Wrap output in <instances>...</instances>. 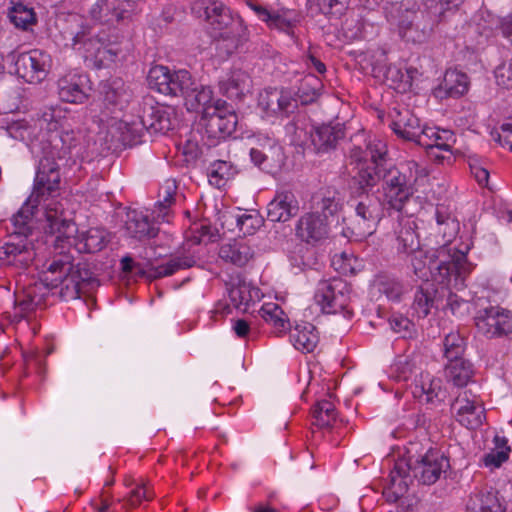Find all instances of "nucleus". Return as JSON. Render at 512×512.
<instances>
[{
	"label": "nucleus",
	"instance_id": "052dcab7",
	"mask_svg": "<svg viewBox=\"0 0 512 512\" xmlns=\"http://www.w3.org/2000/svg\"><path fill=\"white\" fill-rule=\"evenodd\" d=\"M493 73L498 87L512 90V57L503 59L495 67Z\"/></svg>",
	"mask_w": 512,
	"mask_h": 512
},
{
	"label": "nucleus",
	"instance_id": "f8f14e48",
	"mask_svg": "<svg viewBox=\"0 0 512 512\" xmlns=\"http://www.w3.org/2000/svg\"><path fill=\"white\" fill-rule=\"evenodd\" d=\"M16 74L28 83L43 81L51 68L52 59L44 50L32 49L13 57Z\"/></svg>",
	"mask_w": 512,
	"mask_h": 512
},
{
	"label": "nucleus",
	"instance_id": "0eeeda50",
	"mask_svg": "<svg viewBox=\"0 0 512 512\" xmlns=\"http://www.w3.org/2000/svg\"><path fill=\"white\" fill-rule=\"evenodd\" d=\"M171 129L172 121L168 109L151 97L143 99L136 119L122 121L120 125L123 141L131 146L141 143L145 132L165 134Z\"/></svg>",
	"mask_w": 512,
	"mask_h": 512
},
{
	"label": "nucleus",
	"instance_id": "2f4dec72",
	"mask_svg": "<svg viewBox=\"0 0 512 512\" xmlns=\"http://www.w3.org/2000/svg\"><path fill=\"white\" fill-rule=\"evenodd\" d=\"M416 223L407 220L400 223L399 230L396 231L397 251L407 255H422V248L419 234L416 231Z\"/></svg>",
	"mask_w": 512,
	"mask_h": 512
},
{
	"label": "nucleus",
	"instance_id": "338daca9",
	"mask_svg": "<svg viewBox=\"0 0 512 512\" xmlns=\"http://www.w3.org/2000/svg\"><path fill=\"white\" fill-rule=\"evenodd\" d=\"M392 330L401 334L403 338L412 337L415 331L414 323L402 314H393L389 319Z\"/></svg>",
	"mask_w": 512,
	"mask_h": 512
},
{
	"label": "nucleus",
	"instance_id": "c85d7f7f",
	"mask_svg": "<svg viewBox=\"0 0 512 512\" xmlns=\"http://www.w3.org/2000/svg\"><path fill=\"white\" fill-rule=\"evenodd\" d=\"M455 143L456 138L453 131L432 127H423V132L417 142L419 146L426 150L439 149L448 154H452Z\"/></svg>",
	"mask_w": 512,
	"mask_h": 512
},
{
	"label": "nucleus",
	"instance_id": "5701e85b",
	"mask_svg": "<svg viewBox=\"0 0 512 512\" xmlns=\"http://www.w3.org/2000/svg\"><path fill=\"white\" fill-rule=\"evenodd\" d=\"M298 211L299 203L294 193L290 190H279L267 205V219L271 222H287Z\"/></svg>",
	"mask_w": 512,
	"mask_h": 512
},
{
	"label": "nucleus",
	"instance_id": "bb28decb",
	"mask_svg": "<svg viewBox=\"0 0 512 512\" xmlns=\"http://www.w3.org/2000/svg\"><path fill=\"white\" fill-rule=\"evenodd\" d=\"M205 16L209 25L216 31L234 30L243 31V21L240 17H233L228 8L222 3L213 1L205 8Z\"/></svg>",
	"mask_w": 512,
	"mask_h": 512
},
{
	"label": "nucleus",
	"instance_id": "3c124183",
	"mask_svg": "<svg viewBox=\"0 0 512 512\" xmlns=\"http://www.w3.org/2000/svg\"><path fill=\"white\" fill-rule=\"evenodd\" d=\"M313 425L320 428L332 426L336 419V409L334 404L329 400L318 401L312 409Z\"/></svg>",
	"mask_w": 512,
	"mask_h": 512
},
{
	"label": "nucleus",
	"instance_id": "a19ab883",
	"mask_svg": "<svg viewBox=\"0 0 512 512\" xmlns=\"http://www.w3.org/2000/svg\"><path fill=\"white\" fill-rule=\"evenodd\" d=\"M249 74L241 69L231 71L228 78L220 82V90L229 99H241L251 88Z\"/></svg>",
	"mask_w": 512,
	"mask_h": 512
},
{
	"label": "nucleus",
	"instance_id": "a211bd4d",
	"mask_svg": "<svg viewBox=\"0 0 512 512\" xmlns=\"http://www.w3.org/2000/svg\"><path fill=\"white\" fill-rule=\"evenodd\" d=\"M352 206L356 216L359 217V225L363 227V233L371 234L373 228L382 217V206L377 195L374 193H356Z\"/></svg>",
	"mask_w": 512,
	"mask_h": 512
},
{
	"label": "nucleus",
	"instance_id": "f704fd0d",
	"mask_svg": "<svg viewBox=\"0 0 512 512\" xmlns=\"http://www.w3.org/2000/svg\"><path fill=\"white\" fill-rule=\"evenodd\" d=\"M219 219L222 221V228L227 226V229L232 231L234 230L233 226L235 225L244 235L254 234L263 223V219L258 213H243L238 215L231 212H225L221 214Z\"/></svg>",
	"mask_w": 512,
	"mask_h": 512
},
{
	"label": "nucleus",
	"instance_id": "a18cd8bd",
	"mask_svg": "<svg viewBox=\"0 0 512 512\" xmlns=\"http://www.w3.org/2000/svg\"><path fill=\"white\" fill-rule=\"evenodd\" d=\"M299 23V15L295 10L279 9L271 12L266 24L269 28L278 29L288 35L294 34V28Z\"/></svg>",
	"mask_w": 512,
	"mask_h": 512
},
{
	"label": "nucleus",
	"instance_id": "20e7f679",
	"mask_svg": "<svg viewBox=\"0 0 512 512\" xmlns=\"http://www.w3.org/2000/svg\"><path fill=\"white\" fill-rule=\"evenodd\" d=\"M410 257L414 275L428 281L429 277L439 284H449L454 281V287L460 289L464 286V280L471 273L473 266L467 260L466 253L451 247L442 245L431 256H427L422 249V255H407Z\"/></svg>",
	"mask_w": 512,
	"mask_h": 512
},
{
	"label": "nucleus",
	"instance_id": "c03bdc74",
	"mask_svg": "<svg viewBox=\"0 0 512 512\" xmlns=\"http://www.w3.org/2000/svg\"><path fill=\"white\" fill-rule=\"evenodd\" d=\"M248 39L247 28L243 26V31L234 32V30H225L219 33L216 43L217 50L220 54L230 56L238 50Z\"/></svg>",
	"mask_w": 512,
	"mask_h": 512
},
{
	"label": "nucleus",
	"instance_id": "6e6552de",
	"mask_svg": "<svg viewBox=\"0 0 512 512\" xmlns=\"http://www.w3.org/2000/svg\"><path fill=\"white\" fill-rule=\"evenodd\" d=\"M120 263L123 272L132 273L134 271L137 276L153 281L194 267L197 259L194 255L182 254L171 256L166 262L158 264L153 259H148L146 262H136L132 257L124 256Z\"/></svg>",
	"mask_w": 512,
	"mask_h": 512
},
{
	"label": "nucleus",
	"instance_id": "393cba45",
	"mask_svg": "<svg viewBox=\"0 0 512 512\" xmlns=\"http://www.w3.org/2000/svg\"><path fill=\"white\" fill-rule=\"evenodd\" d=\"M72 235H74V233ZM108 236V232L104 229L90 228L76 237L71 236L69 242L64 240V242L55 244L61 248H64L65 244L69 246L73 244L80 253H97L107 246L109 242Z\"/></svg>",
	"mask_w": 512,
	"mask_h": 512
},
{
	"label": "nucleus",
	"instance_id": "8fccbe9b",
	"mask_svg": "<svg viewBox=\"0 0 512 512\" xmlns=\"http://www.w3.org/2000/svg\"><path fill=\"white\" fill-rule=\"evenodd\" d=\"M236 170L230 162L217 160L208 168L209 182L221 188L225 186L226 181L234 177Z\"/></svg>",
	"mask_w": 512,
	"mask_h": 512
},
{
	"label": "nucleus",
	"instance_id": "774afa93",
	"mask_svg": "<svg viewBox=\"0 0 512 512\" xmlns=\"http://www.w3.org/2000/svg\"><path fill=\"white\" fill-rule=\"evenodd\" d=\"M38 307L37 304L30 301V298L27 297V293L23 290L21 293L16 294L14 317L19 319L24 318Z\"/></svg>",
	"mask_w": 512,
	"mask_h": 512
},
{
	"label": "nucleus",
	"instance_id": "dca6fc26",
	"mask_svg": "<svg viewBox=\"0 0 512 512\" xmlns=\"http://www.w3.org/2000/svg\"><path fill=\"white\" fill-rule=\"evenodd\" d=\"M451 412L457 422L467 429H477L485 419V409L471 391H463L451 404Z\"/></svg>",
	"mask_w": 512,
	"mask_h": 512
},
{
	"label": "nucleus",
	"instance_id": "2eb2a0df",
	"mask_svg": "<svg viewBox=\"0 0 512 512\" xmlns=\"http://www.w3.org/2000/svg\"><path fill=\"white\" fill-rule=\"evenodd\" d=\"M474 320L477 331L487 338L501 337L512 332V312L498 306L480 310Z\"/></svg>",
	"mask_w": 512,
	"mask_h": 512
},
{
	"label": "nucleus",
	"instance_id": "09e8293b",
	"mask_svg": "<svg viewBox=\"0 0 512 512\" xmlns=\"http://www.w3.org/2000/svg\"><path fill=\"white\" fill-rule=\"evenodd\" d=\"M321 80L314 75L305 76L298 87L297 97L303 105L314 103L321 94Z\"/></svg>",
	"mask_w": 512,
	"mask_h": 512
},
{
	"label": "nucleus",
	"instance_id": "9b49d317",
	"mask_svg": "<svg viewBox=\"0 0 512 512\" xmlns=\"http://www.w3.org/2000/svg\"><path fill=\"white\" fill-rule=\"evenodd\" d=\"M350 287L341 278L322 280L314 295L316 303L327 314H334L346 308L349 302Z\"/></svg>",
	"mask_w": 512,
	"mask_h": 512
},
{
	"label": "nucleus",
	"instance_id": "4d7b16f0",
	"mask_svg": "<svg viewBox=\"0 0 512 512\" xmlns=\"http://www.w3.org/2000/svg\"><path fill=\"white\" fill-rule=\"evenodd\" d=\"M256 147L269 156L268 161H270L275 169L281 168L284 164L285 155L283 148L275 140L266 138L264 141L259 142Z\"/></svg>",
	"mask_w": 512,
	"mask_h": 512
},
{
	"label": "nucleus",
	"instance_id": "13d9d810",
	"mask_svg": "<svg viewBox=\"0 0 512 512\" xmlns=\"http://www.w3.org/2000/svg\"><path fill=\"white\" fill-rule=\"evenodd\" d=\"M323 215L327 220L329 215L336 214L341 209L340 193L334 188H326L322 192L321 201L318 203Z\"/></svg>",
	"mask_w": 512,
	"mask_h": 512
},
{
	"label": "nucleus",
	"instance_id": "a878e982",
	"mask_svg": "<svg viewBox=\"0 0 512 512\" xmlns=\"http://www.w3.org/2000/svg\"><path fill=\"white\" fill-rule=\"evenodd\" d=\"M345 134V127L341 123L322 124L311 132V143L317 153H327L336 149Z\"/></svg>",
	"mask_w": 512,
	"mask_h": 512
},
{
	"label": "nucleus",
	"instance_id": "f03ea898",
	"mask_svg": "<svg viewBox=\"0 0 512 512\" xmlns=\"http://www.w3.org/2000/svg\"><path fill=\"white\" fill-rule=\"evenodd\" d=\"M46 271L39 281L23 290L32 303L45 305L50 294H58L63 301L80 298V294L94 281V274L87 262L74 263L72 255L60 252L44 264Z\"/></svg>",
	"mask_w": 512,
	"mask_h": 512
},
{
	"label": "nucleus",
	"instance_id": "49530a36",
	"mask_svg": "<svg viewBox=\"0 0 512 512\" xmlns=\"http://www.w3.org/2000/svg\"><path fill=\"white\" fill-rule=\"evenodd\" d=\"M8 17L16 28L28 30L37 23V16L32 7L22 2L14 3L8 11Z\"/></svg>",
	"mask_w": 512,
	"mask_h": 512
},
{
	"label": "nucleus",
	"instance_id": "1a4fd4ad",
	"mask_svg": "<svg viewBox=\"0 0 512 512\" xmlns=\"http://www.w3.org/2000/svg\"><path fill=\"white\" fill-rule=\"evenodd\" d=\"M395 12L391 17L396 20L398 34L405 42L422 44L429 38L430 21L425 11L416 4L408 7L401 3L395 8Z\"/></svg>",
	"mask_w": 512,
	"mask_h": 512
},
{
	"label": "nucleus",
	"instance_id": "c9c22d12",
	"mask_svg": "<svg viewBox=\"0 0 512 512\" xmlns=\"http://www.w3.org/2000/svg\"><path fill=\"white\" fill-rule=\"evenodd\" d=\"M102 43L98 37L92 35L91 28L88 25H81L72 38V48L82 54L87 66Z\"/></svg>",
	"mask_w": 512,
	"mask_h": 512
},
{
	"label": "nucleus",
	"instance_id": "7c9ffc66",
	"mask_svg": "<svg viewBox=\"0 0 512 512\" xmlns=\"http://www.w3.org/2000/svg\"><path fill=\"white\" fill-rule=\"evenodd\" d=\"M469 85L470 81L466 73L448 69L444 74L443 81L436 89V95L440 98H459L468 92Z\"/></svg>",
	"mask_w": 512,
	"mask_h": 512
},
{
	"label": "nucleus",
	"instance_id": "6e6d98bb",
	"mask_svg": "<svg viewBox=\"0 0 512 512\" xmlns=\"http://www.w3.org/2000/svg\"><path fill=\"white\" fill-rule=\"evenodd\" d=\"M365 147L370 157L368 164L375 166L381 165L382 167H388L390 165L388 163V148L384 141L374 138L365 142Z\"/></svg>",
	"mask_w": 512,
	"mask_h": 512
},
{
	"label": "nucleus",
	"instance_id": "864d4df0",
	"mask_svg": "<svg viewBox=\"0 0 512 512\" xmlns=\"http://www.w3.org/2000/svg\"><path fill=\"white\" fill-rule=\"evenodd\" d=\"M435 218L438 225V232L443 234L446 242H449L457 233L458 222L443 205L436 207Z\"/></svg>",
	"mask_w": 512,
	"mask_h": 512
},
{
	"label": "nucleus",
	"instance_id": "0e129e2a",
	"mask_svg": "<svg viewBox=\"0 0 512 512\" xmlns=\"http://www.w3.org/2000/svg\"><path fill=\"white\" fill-rule=\"evenodd\" d=\"M406 468L405 465L402 463H397L394 466V469L390 473V483L389 486H391L392 489H394L398 495H401L402 497L407 493L408 491V483L406 481Z\"/></svg>",
	"mask_w": 512,
	"mask_h": 512
},
{
	"label": "nucleus",
	"instance_id": "e433bc0d",
	"mask_svg": "<svg viewBox=\"0 0 512 512\" xmlns=\"http://www.w3.org/2000/svg\"><path fill=\"white\" fill-rule=\"evenodd\" d=\"M445 377L456 387H465L473 379L475 370L473 364L460 357L447 362L444 368Z\"/></svg>",
	"mask_w": 512,
	"mask_h": 512
},
{
	"label": "nucleus",
	"instance_id": "680f3d73",
	"mask_svg": "<svg viewBox=\"0 0 512 512\" xmlns=\"http://www.w3.org/2000/svg\"><path fill=\"white\" fill-rule=\"evenodd\" d=\"M252 292L257 294V290H252L248 285L243 283L232 287L229 291V297L236 308L239 309L242 306H245L244 310H246L249 303L254 301Z\"/></svg>",
	"mask_w": 512,
	"mask_h": 512
},
{
	"label": "nucleus",
	"instance_id": "6ab92c4d",
	"mask_svg": "<svg viewBox=\"0 0 512 512\" xmlns=\"http://www.w3.org/2000/svg\"><path fill=\"white\" fill-rule=\"evenodd\" d=\"M58 95L63 102L83 104L89 98L90 81L86 74L68 73L58 82Z\"/></svg>",
	"mask_w": 512,
	"mask_h": 512
},
{
	"label": "nucleus",
	"instance_id": "79ce46f5",
	"mask_svg": "<svg viewBox=\"0 0 512 512\" xmlns=\"http://www.w3.org/2000/svg\"><path fill=\"white\" fill-rule=\"evenodd\" d=\"M441 392V380L429 373H421L412 388L413 396L425 403H434L435 399H439Z\"/></svg>",
	"mask_w": 512,
	"mask_h": 512
},
{
	"label": "nucleus",
	"instance_id": "4c0bfd02",
	"mask_svg": "<svg viewBox=\"0 0 512 512\" xmlns=\"http://www.w3.org/2000/svg\"><path fill=\"white\" fill-rule=\"evenodd\" d=\"M125 229L128 235L137 240L150 239L157 236L159 229L149 220L147 215L136 210L127 213Z\"/></svg>",
	"mask_w": 512,
	"mask_h": 512
},
{
	"label": "nucleus",
	"instance_id": "423d86ee",
	"mask_svg": "<svg viewBox=\"0 0 512 512\" xmlns=\"http://www.w3.org/2000/svg\"><path fill=\"white\" fill-rule=\"evenodd\" d=\"M418 164L414 161L405 165H389L382 170L381 188L383 207L401 212L415 192L418 179Z\"/></svg>",
	"mask_w": 512,
	"mask_h": 512
},
{
	"label": "nucleus",
	"instance_id": "39448f33",
	"mask_svg": "<svg viewBox=\"0 0 512 512\" xmlns=\"http://www.w3.org/2000/svg\"><path fill=\"white\" fill-rule=\"evenodd\" d=\"M147 83L151 90L170 97H182L188 110H197L212 102L210 87L201 85L186 69L171 71L163 65L150 68Z\"/></svg>",
	"mask_w": 512,
	"mask_h": 512
},
{
	"label": "nucleus",
	"instance_id": "aec40b11",
	"mask_svg": "<svg viewBox=\"0 0 512 512\" xmlns=\"http://www.w3.org/2000/svg\"><path fill=\"white\" fill-rule=\"evenodd\" d=\"M467 512H507V505L499 491L492 487L475 489L466 503Z\"/></svg>",
	"mask_w": 512,
	"mask_h": 512
},
{
	"label": "nucleus",
	"instance_id": "37998d69",
	"mask_svg": "<svg viewBox=\"0 0 512 512\" xmlns=\"http://www.w3.org/2000/svg\"><path fill=\"white\" fill-rule=\"evenodd\" d=\"M465 287V285L462 287V289ZM452 289L457 290L454 287V281H451V283L447 284H441L440 286V293H441V306L440 309L443 310H450V312L457 317H462L466 313H468L469 310V304L467 301L459 297L455 292L452 291ZM461 290V288L459 289Z\"/></svg>",
	"mask_w": 512,
	"mask_h": 512
},
{
	"label": "nucleus",
	"instance_id": "58836bf2",
	"mask_svg": "<svg viewBox=\"0 0 512 512\" xmlns=\"http://www.w3.org/2000/svg\"><path fill=\"white\" fill-rule=\"evenodd\" d=\"M381 165H371L364 162L358 167V171L353 176L352 181L355 185V193H370L382 180Z\"/></svg>",
	"mask_w": 512,
	"mask_h": 512
},
{
	"label": "nucleus",
	"instance_id": "c756f323",
	"mask_svg": "<svg viewBox=\"0 0 512 512\" xmlns=\"http://www.w3.org/2000/svg\"><path fill=\"white\" fill-rule=\"evenodd\" d=\"M254 255L252 247L243 239H233L221 245L219 249V257L238 267L245 266Z\"/></svg>",
	"mask_w": 512,
	"mask_h": 512
},
{
	"label": "nucleus",
	"instance_id": "b1692460",
	"mask_svg": "<svg viewBox=\"0 0 512 512\" xmlns=\"http://www.w3.org/2000/svg\"><path fill=\"white\" fill-rule=\"evenodd\" d=\"M328 223L318 213H306L300 217L296 225V235L308 244H314L328 235Z\"/></svg>",
	"mask_w": 512,
	"mask_h": 512
},
{
	"label": "nucleus",
	"instance_id": "603ef678",
	"mask_svg": "<svg viewBox=\"0 0 512 512\" xmlns=\"http://www.w3.org/2000/svg\"><path fill=\"white\" fill-rule=\"evenodd\" d=\"M376 286L381 294H384L391 301H400L404 294L403 283L389 275L380 274L376 279Z\"/></svg>",
	"mask_w": 512,
	"mask_h": 512
},
{
	"label": "nucleus",
	"instance_id": "ddd939ff",
	"mask_svg": "<svg viewBox=\"0 0 512 512\" xmlns=\"http://www.w3.org/2000/svg\"><path fill=\"white\" fill-rule=\"evenodd\" d=\"M449 468V458L436 448H430L414 463L408 465V470L413 473L414 478L424 485L436 483L442 473Z\"/></svg>",
	"mask_w": 512,
	"mask_h": 512
},
{
	"label": "nucleus",
	"instance_id": "f3484780",
	"mask_svg": "<svg viewBox=\"0 0 512 512\" xmlns=\"http://www.w3.org/2000/svg\"><path fill=\"white\" fill-rule=\"evenodd\" d=\"M134 10L133 0H96L89 9V15L99 24L113 25L130 20Z\"/></svg>",
	"mask_w": 512,
	"mask_h": 512
},
{
	"label": "nucleus",
	"instance_id": "412c9836",
	"mask_svg": "<svg viewBox=\"0 0 512 512\" xmlns=\"http://www.w3.org/2000/svg\"><path fill=\"white\" fill-rule=\"evenodd\" d=\"M297 103L289 91L276 88L265 90L259 97V106L269 115L289 116L297 109Z\"/></svg>",
	"mask_w": 512,
	"mask_h": 512
},
{
	"label": "nucleus",
	"instance_id": "7ed1b4c3",
	"mask_svg": "<svg viewBox=\"0 0 512 512\" xmlns=\"http://www.w3.org/2000/svg\"><path fill=\"white\" fill-rule=\"evenodd\" d=\"M39 122L41 128L46 125L49 134L42 141V157L39 161L36 178L39 179V184L50 185L48 190L58 191L61 177L56 160L77 156L79 141L74 131H58V121L51 109L43 112Z\"/></svg>",
	"mask_w": 512,
	"mask_h": 512
},
{
	"label": "nucleus",
	"instance_id": "69168bd1",
	"mask_svg": "<svg viewBox=\"0 0 512 512\" xmlns=\"http://www.w3.org/2000/svg\"><path fill=\"white\" fill-rule=\"evenodd\" d=\"M118 56V51L111 47L105 46L103 43L94 54L92 61L88 66L95 69H102L107 67L110 63L114 62Z\"/></svg>",
	"mask_w": 512,
	"mask_h": 512
},
{
	"label": "nucleus",
	"instance_id": "5fc2aeb1",
	"mask_svg": "<svg viewBox=\"0 0 512 512\" xmlns=\"http://www.w3.org/2000/svg\"><path fill=\"white\" fill-rule=\"evenodd\" d=\"M443 348L447 361L463 357L466 350L465 338L459 332H451L445 336Z\"/></svg>",
	"mask_w": 512,
	"mask_h": 512
},
{
	"label": "nucleus",
	"instance_id": "e2e57ef3",
	"mask_svg": "<svg viewBox=\"0 0 512 512\" xmlns=\"http://www.w3.org/2000/svg\"><path fill=\"white\" fill-rule=\"evenodd\" d=\"M316 2L319 11L330 18H339L349 5V0H316Z\"/></svg>",
	"mask_w": 512,
	"mask_h": 512
},
{
	"label": "nucleus",
	"instance_id": "4468645a",
	"mask_svg": "<svg viewBox=\"0 0 512 512\" xmlns=\"http://www.w3.org/2000/svg\"><path fill=\"white\" fill-rule=\"evenodd\" d=\"M100 97L102 114L105 117L117 118L129 105L133 92L123 79L112 78L101 83Z\"/></svg>",
	"mask_w": 512,
	"mask_h": 512
},
{
	"label": "nucleus",
	"instance_id": "de8ad7c7",
	"mask_svg": "<svg viewBox=\"0 0 512 512\" xmlns=\"http://www.w3.org/2000/svg\"><path fill=\"white\" fill-rule=\"evenodd\" d=\"M494 444L495 447L483 456L482 462L486 467L499 468L508 460L511 448L504 436L496 435Z\"/></svg>",
	"mask_w": 512,
	"mask_h": 512
},
{
	"label": "nucleus",
	"instance_id": "4be33fe9",
	"mask_svg": "<svg viewBox=\"0 0 512 512\" xmlns=\"http://www.w3.org/2000/svg\"><path fill=\"white\" fill-rule=\"evenodd\" d=\"M441 284L425 281L415 291L412 310L418 318L427 317L432 309H440L441 306Z\"/></svg>",
	"mask_w": 512,
	"mask_h": 512
},
{
	"label": "nucleus",
	"instance_id": "72a5a7b5",
	"mask_svg": "<svg viewBox=\"0 0 512 512\" xmlns=\"http://www.w3.org/2000/svg\"><path fill=\"white\" fill-rule=\"evenodd\" d=\"M389 126L399 138L413 141L416 144L423 132V128L420 126V120L410 113L409 110H405L404 113L399 112L398 119L393 120Z\"/></svg>",
	"mask_w": 512,
	"mask_h": 512
},
{
	"label": "nucleus",
	"instance_id": "9d476101",
	"mask_svg": "<svg viewBox=\"0 0 512 512\" xmlns=\"http://www.w3.org/2000/svg\"><path fill=\"white\" fill-rule=\"evenodd\" d=\"M225 104V101L217 100L214 106H210V103L202 106L205 134L211 140V145L226 139L236 129L238 117L234 111L227 110Z\"/></svg>",
	"mask_w": 512,
	"mask_h": 512
},
{
	"label": "nucleus",
	"instance_id": "bf43d9fd",
	"mask_svg": "<svg viewBox=\"0 0 512 512\" xmlns=\"http://www.w3.org/2000/svg\"><path fill=\"white\" fill-rule=\"evenodd\" d=\"M259 314L265 322L273 325L277 331H282L285 328L284 312L279 305L266 303L261 307Z\"/></svg>",
	"mask_w": 512,
	"mask_h": 512
},
{
	"label": "nucleus",
	"instance_id": "cd10ccee",
	"mask_svg": "<svg viewBox=\"0 0 512 512\" xmlns=\"http://www.w3.org/2000/svg\"><path fill=\"white\" fill-rule=\"evenodd\" d=\"M383 60H377L372 63V72L374 77L382 79L390 88L399 92L408 91V78L404 70L395 65L386 63V53L382 52Z\"/></svg>",
	"mask_w": 512,
	"mask_h": 512
},
{
	"label": "nucleus",
	"instance_id": "ea45409f",
	"mask_svg": "<svg viewBox=\"0 0 512 512\" xmlns=\"http://www.w3.org/2000/svg\"><path fill=\"white\" fill-rule=\"evenodd\" d=\"M290 340L297 350L310 353L316 348L319 342V335L313 324L303 322L290 330Z\"/></svg>",
	"mask_w": 512,
	"mask_h": 512
},
{
	"label": "nucleus",
	"instance_id": "473e14b6",
	"mask_svg": "<svg viewBox=\"0 0 512 512\" xmlns=\"http://www.w3.org/2000/svg\"><path fill=\"white\" fill-rule=\"evenodd\" d=\"M177 185L173 180H167L163 186H161L158 196L159 200L155 203L152 211L153 220L156 222H170L173 211L172 206L176 201Z\"/></svg>",
	"mask_w": 512,
	"mask_h": 512
},
{
	"label": "nucleus",
	"instance_id": "f257e3e1",
	"mask_svg": "<svg viewBox=\"0 0 512 512\" xmlns=\"http://www.w3.org/2000/svg\"><path fill=\"white\" fill-rule=\"evenodd\" d=\"M50 185L39 184L35 177L33 191L26 202L11 218L9 241L0 246V261L5 265L26 267L34 259L33 242L29 238L38 228V214L42 211L47 234L55 235V243L64 242L77 231L76 224L65 216L63 206L54 200L58 191L48 190Z\"/></svg>",
	"mask_w": 512,
	"mask_h": 512
}]
</instances>
